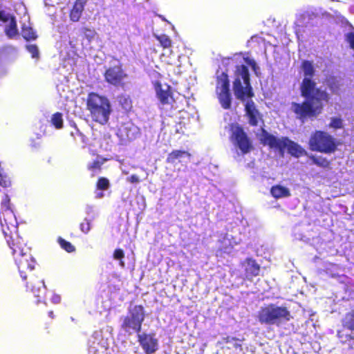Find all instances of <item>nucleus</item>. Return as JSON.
Instances as JSON below:
<instances>
[{"mask_svg": "<svg viewBox=\"0 0 354 354\" xmlns=\"http://www.w3.org/2000/svg\"><path fill=\"white\" fill-rule=\"evenodd\" d=\"M301 68L304 77L300 84L299 91L304 100L301 102H292L291 110L297 119L304 122L309 119L316 118L321 114L330 97L327 91L317 87V83L313 80L315 73L313 62L304 60Z\"/></svg>", "mask_w": 354, "mask_h": 354, "instance_id": "1", "label": "nucleus"}, {"mask_svg": "<svg viewBox=\"0 0 354 354\" xmlns=\"http://www.w3.org/2000/svg\"><path fill=\"white\" fill-rule=\"evenodd\" d=\"M4 237L12 250L21 279L26 281L29 278L26 283V290L32 292L36 297L41 298V293L46 289V286L43 279L32 273L37 263L31 254L30 248L26 246L24 240L17 232Z\"/></svg>", "mask_w": 354, "mask_h": 354, "instance_id": "2", "label": "nucleus"}, {"mask_svg": "<svg viewBox=\"0 0 354 354\" xmlns=\"http://www.w3.org/2000/svg\"><path fill=\"white\" fill-rule=\"evenodd\" d=\"M235 79L233 82V91L236 99L245 102V117L251 127H257L263 124V115L257 108L255 103L252 100L254 96L252 86L250 83L249 70L245 65L241 64L236 66L234 72Z\"/></svg>", "mask_w": 354, "mask_h": 354, "instance_id": "3", "label": "nucleus"}, {"mask_svg": "<svg viewBox=\"0 0 354 354\" xmlns=\"http://www.w3.org/2000/svg\"><path fill=\"white\" fill-rule=\"evenodd\" d=\"M259 140L263 145L278 150L281 155L283 154L286 148L291 156L296 158L306 154V150L297 142L290 140L288 137L277 138L269 133L264 128H261V136Z\"/></svg>", "mask_w": 354, "mask_h": 354, "instance_id": "4", "label": "nucleus"}, {"mask_svg": "<svg viewBox=\"0 0 354 354\" xmlns=\"http://www.w3.org/2000/svg\"><path fill=\"white\" fill-rule=\"evenodd\" d=\"M86 104L93 121L101 124L108 122L111 106L106 97L91 92L88 95Z\"/></svg>", "mask_w": 354, "mask_h": 354, "instance_id": "5", "label": "nucleus"}, {"mask_svg": "<svg viewBox=\"0 0 354 354\" xmlns=\"http://www.w3.org/2000/svg\"><path fill=\"white\" fill-rule=\"evenodd\" d=\"M292 319L287 307L269 304L262 306L257 313V319L261 324L279 326Z\"/></svg>", "mask_w": 354, "mask_h": 354, "instance_id": "6", "label": "nucleus"}, {"mask_svg": "<svg viewBox=\"0 0 354 354\" xmlns=\"http://www.w3.org/2000/svg\"><path fill=\"white\" fill-rule=\"evenodd\" d=\"M337 147L336 139L328 132L322 130L314 131L308 140V147L312 151L330 154L337 151Z\"/></svg>", "mask_w": 354, "mask_h": 354, "instance_id": "7", "label": "nucleus"}, {"mask_svg": "<svg viewBox=\"0 0 354 354\" xmlns=\"http://www.w3.org/2000/svg\"><path fill=\"white\" fill-rule=\"evenodd\" d=\"M145 319L144 307L142 305H136L133 308H129L127 315L122 318L120 328L129 335L133 333L138 335L142 330Z\"/></svg>", "mask_w": 354, "mask_h": 354, "instance_id": "8", "label": "nucleus"}, {"mask_svg": "<svg viewBox=\"0 0 354 354\" xmlns=\"http://www.w3.org/2000/svg\"><path fill=\"white\" fill-rule=\"evenodd\" d=\"M0 225L4 236L17 232L18 223L7 194H4L0 203Z\"/></svg>", "mask_w": 354, "mask_h": 354, "instance_id": "9", "label": "nucleus"}, {"mask_svg": "<svg viewBox=\"0 0 354 354\" xmlns=\"http://www.w3.org/2000/svg\"><path fill=\"white\" fill-rule=\"evenodd\" d=\"M229 129L230 140L243 154H247L254 149L251 138L241 125L236 122L231 123Z\"/></svg>", "mask_w": 354, "mask_h": 354, "instance_id": "10", "label": "nucleus"}, {"mask_svg": "<svg viewBox=\"0 0 354 354\" xmlns=\"http://www.w3.org/2000/svg\"><path fill=\"white\" fill-rule=\"evenodd\" d=\"M216 93L221 106L224 109H230L232 105V95L230 89L229 76L222 72L216 77Z\"/></svg>", "mask_w": 354, "mask_h": 354, "instance_id": "11", "label": "nucleus"}, {"mask_svg": "<svg viewBox=\"0 0 354 354\" xmlns=\"http://www.w3.org/2000/svg\"><path fill=\"white\" fill-rule=\"evenodd\" d=\"M105 82L109 85L115 87L124 88L126 86L125 80L128 74L123 68L122 63L107 68L104 74Z\"/></svg>", "mask_w": 354, "mask_h": 354, "instance_id": "12", "label": "nucleus"}, {"mask_svg": "<svg viewBox=\"0 0 354 354\" xmlns=\"http://www.w3.org/2000/svg\"><path fill=\"white\" fill-rule=\"evenodd\" d=\"M137 341L145 354H153L158 349V339L154 333H139Z\"/></svg>", "mask_w": 354, "mask_h": 354, "instance_id": "13", "label": "nucleus"}, {"mask_svg": "<svg viewBox=\"0 0 354 354\" xmlns=\"http://www.w3.org/2000/svg\"><path fill=\"white\" fill-rule=\"evenodd\" d=\"M154 88L156 91V96L162 105L172 104L175 100L173 96L171 87L169 85L166 86V88H162V84L156 81L154 83Z\"/></svg>", "mask_w": 354, "mask_h": 354, "instance_id": "14", "label": "nucleus"}, {"mask_svg": "<svg viewBox=\"0 0 354 354\" xmlns=\"http://www.w3.org/2000/svg\"><path fill=\"white\" fill-rule=\"evenodd\" d=\"M191 153L185 150H173L170 152L166 158V162L173 165H176L178 163H182L183 160L187 158L190 160Z\"/></svg>", "mask_w": 354, "mask_h": 354, "instance_id": "15", "label": "nucleus"}, {"mask_svg": "<svg viewBox=\"0 0 354 354\" xmlns=\"http://www.w3.org/2000/svg\"><path fill=\"white\" fill-rule=\"evenodd\" d=\"M137 127L132 123H123L118 129L120 136L127 140H133L138 133Z\"/></svg>", "mask_w": 354, "mask_h": 354, "instance_id": "16", "label": "nucleus"}, {"mask_svg": "<svg viewBox=\"0 0 354 354\" xmlns=\"http://www.w3.org/2000/svg\"><path fill=\"white\" fill-rule=\"evenodd\" d=\"M85 3L84 0H76L75 1L69 13L71 21L73 22H77L80 20L84 10Z\"/></svg>", "mask_w": 354, "mask_h": 354, "instance_id": "17", "label": "nucleus"}, {"mask_svg": "<svg viewBox=\"0 0 354 354\" xmlns=\"http://www.w3.org/2000/svg\"><path fill=\"white\" fill-rule=\"evenodd\" d=\"M247 268H245V274L247 277H254L259 274L260 266L257 263L254 259H247Z\"/></svg>", "mask_w": 354, "mask_h": 354, "instance_id": "18", "label": "nucleus"}, {"mask_svg": "<svg viewBox=\"0 0 354 354\" xmlns=\"http://www.w3.org/2000/svg\"><path fill=\"white\" fill-rule=\"evenodd\" d=\"M270 194L276 199L288 197L290 196L289 189L281 185L272 186L270 189Z\"/></svg>", "mask_w": 354, "mask_h": 354, "instance_id": "19", "label": "nucleus"}, {"mask_svg": "<svg viewBox=\"0 0 354 354\" xmlns=\"http://www.w3.org/2000/svg\"><path fill=\"white\" fill-rule=\"evenodd\" d=\"M309 158L311 160L312 162L317 167L327 169H331V161L326 157L322 156L310 155Z\"/></svg>", "mask_w": 354, "mask_h": 354, "instance_id": "20", "label": "nucleus"}, {"mask_svg": "<svg viewBox=\"0 0 354 354\" xmlns=\"http://www.w3.org/2000/svg\"><path fill=\"white\" fill-rule=\"evenodd\" d=\"M80 34L83 39H86L88 43L91 42L97 33L94 28L82 27L80 30Z\"/></svg>", "mask_w": 354, "mask_h": 354, "instance_id": "21", "label": "nucleus"}, {"mask_svg": "<svg viewBox=\"0 0 354 354\" xmlns=\"http://www.w3.org/2000/svg\"><path fill=\"white\" fill-rule=\"evenodd\" d=\"M4 31L6 36L10 39H12L18 35V30L15 17L12 18L11 21H9V24L6 26V27L5 28Z\"/></svg>", "mask_w": 354, "mask_h": 354, "instance_id": "22", "label": "nucleus"}, {"mask_svg": "<svg viewBox=\"0 0 354 354\" xmlns=\"http://www.w3.org/2000/svg\"><path fill=\"white\" fill-rule=\"evenodd\" d=\"M21 35L26 41L35 40L37 38L36 32L32 28L24 25L21 28Z\"/></svg>", "mask_w": 354, "mask_h": 354, "instance_id": "23", "label": "nucleus"}, {"mask_svg": "<svg viewBox=\"0 0 354 354\" xmlns=\"http://www.w3.org/2000/svg\"><path fill=\"white\" fill-rule=\"evenodd\" d=\"M342 326L344 328L354 330V310L348 312L345 315V317L342 321Z\"/></svg>", "mask_w": 354, "mask_h": 354, "instance_id": "24", "label": "nucleus"}, {"mask_svg": "<svg viewBox=\"0 0 354 354\" xmlns=\"http://www.w3.org/2000/svg\"><path fill=\"white\" fill-rule=\"evenodd\" d=\"M155 38L160 42V46L164 48H169L172 46V40L171 38L165 35H155Z\"/></svg>", "mask_w": 354, "mask_h": 354, "instance_id": "25", "label": "nucleus"}, {"mask_svg": "<svg viewBox=\"0 0 354 354\" xmlns=\"http://www.w3.org/2000/svg\"><path fill=\"white\" fill-rule=\"evenodd\" d=\"M118 102L125 111H129L132 108V101L128 95H121L118 96Z\"/></svg>", "mask_w": 354, "mask_h": 354, "instance_id": "26", "label": "nucleus"}, {"mask_svg": "<svg viewBox=\"0 0 354 354\" xmlns=\"http://www.w3.org/2000/svg\"><path fill=\"white\" fill-rule=\"evenodd\" d=\"M57 242L60 247L67 252L71 253L75 251V247L71 242L66 241L63 238L58 237Z\"/></svg>", "mask_w": 354, "mask_h": 354, "instance_id": "27", "label": "nucleus"}, {"mask_svg": "<svg viewBox=\"0 0 354 354\" xmlns=\"http://www.w3.org/2000/svg\"><path fill=\"white\" fill-rule=\"evenodd\" d=\"M51 123L56 129H62L63 127L62 114L59 112H56L55 113L53 114L51 118Z\"/></svg>", "mask_w": 354, "mask_h": 354, "instance_id": "28", "label": "nucleus"}, {"mask_svg": "<svg viewBox=\"0 0 354 354\" xmlns=\"http://www.w3.org/2000/svg\"><path fill=\"white\" fill-rule=\"evenodd\" d=\"M328 127L335 130L342 129L344 127L342 119L338 117H332Z\"/></svg>", "mask_w": 354, "mask_h": 354, "instance_id": "29", "label": "nucleus"}, {"mask_svg": "<svg viewBox=\"0 0 354 354\" xmlns=\"http://www.w3.org/2000/svg\"><path fill=\"white\" fill-rule=\"evenodd\" d=\"M110 187V183L108 178L100 177L96 183V188L99 190H106Z\"/></svg>", "mask_w": 354, "mask_h": 354, "instance_id": "30", "label": "nucleus"}, {"mask_svg": "<svg viewBox=\"0 0 354 354\" xmlns=\"http://www.w3.org/2000/svg\"><path fill=\"white\" fill-rule=\"evenodd\" d=\"M106 160V159L105 158L95 160L93 162L87 165V169L92 171H95L96 170L100 171L102 169V165Z\"/></svg>", "mask_w": 354, "mask_h": 354, "instance_id": "31", "label": "nucleus"}, {"mask_svg": "<svg viewBox=\"0 0 354 354\" xmlns=\"http://www.w3.org/2000/svg\"><path fill=\"white\" fill-rule=\"evenodd\" d=\"M27 50L31 54L32 58L38 59L39 57V49L35 44H29L26 46Z\"/></svg>", "mask_w": 354, "mask_h": 354, "instance_id": "32", "label": "nucleus"}, {"mask_svg": "<svg viewBox=\"0 0 354 354\" xmlns=\"http://www.w3.org/2000/svg\"><path fill=\"white\" fill-rule=\"evenodd\" d=\"M91 227V221L88 218H84V221L80 224V230L84 234L88 233Z\"/></svg>", "mask_w": 354, "mask_h": 354, "instance_id": "33", "label": "nucleus"}, {"mask_svg": "<svg viewBox=\"0 0 354 354\" xmlns=\"http://www.w3.org/2000/svg\"><path fill=\"white\" fill-rule=\"evenodd\" d=\"M11 185V182L10 178L2 172L1 169L0 168V185L4 188L10 187Z\"/></svg>", "mask_w": 354, "mask_h": 354, "instance_id": "34", "label": "nucleus"}, {"mask_svg": "<svg viewBox=\"0 0 354 354\" xmlns=\"http://www.w3.org/2000/svg\"><path fill=\"white\" fill-rule=\"evenodd\" d=\"M337 336L339 339H342V342L343 344H345L348 341H354L353 335H352L351 334L344 335V333L340 330L337 331Z\"/></svg>", "mask_w": 354, "mask_h": 354, "instance_id": "35", "label": "nucleus"}, {"mask_svg": "<svg viewBox=\"0 0 354 354\" xmlns=\"http://www.w3.org/2000/svg\"><path fill=\"white\" fill-rule=\"evenodd\" d=\"M12 18H15V17L9 13H6L4 10H0V21L2 22L10 21Z\"/></svg>", "mask_w": 354, "mask_h": 354, "instance_id": "36", "label": "nucleus"}, {"mask_svg": "<svg viewBox=\"0 0 354 354\" xmlns=\"http://www.w3.org/2000/svg\"><path fill=\"white\" fill-rule=\"evenodd\" d=\"M243 59H244L245 62L248 65L251 66V68L253 70V71L254 73H257V71L258 69V66H257V64L256 62L254 59H250L248 57H244Z\"/></svg>", "mask_w": 354, "mask_h": 354, "instance_id": "37", "label": "nucleus"}, {"mask_svg": "<svg viewBox=\"0 0 354 354\" xmlns=\"http://www.w3.org/2000/svg\"><path fill=\"white\" fill-rule=\"evenodd\" d=\"M113 257L115 259H122L124 257V252L122 249H116L113 252Z\"/></svg>", "mask_w": 354, "mask_h": 354, "instance_id": "38", "label": "nucleus"}, {"mask_svg": "<svg viewBox=\"0 0 354 354\" xmlns=\"http://www.w3.org/2000/svg\"><path fill=\"white\" fill-rule=\"evenodd\" d=\"M75 133L80 138L82 142L87 144L88 138L82 133L80 132V131L77 129Z\"/></svg>", "mask_w": 354, "mask_h": 354, "instance_id": "39", "label": "nucleus"}, {"mask_svg": "<svg viewBox=\"0 0 354 354\" xmlns=\"http://www.w3.org/2000/svg\"><path fill=\"white\" fill-rule=\"evenodd\" d=\"M128 181L131 183H138L140 182V178L136 174L131 175L128 178Z\"/></svg>", "mask_w": 354, "mask_h": 354, "instance_id": "40", "label": "nucleus"}, {"mask_svg": "<svg viewBox=\"0 0 354 354\" xmlns=\"http://www.w3.org/2000/svg\"><path fill=\"white\" fill-rule=\"evenodd\" d=\"M51 301L54 304H59L61 301V297L59 295L54 294L51 297Z\"/></svg>", "mask_w": 354, "mask_h": 354, "instance_id": "41", "label": "nucleus"}, {"mask_svg": "<svg viewBox=\"0 0 354 354\" xmlns=\"http://www.w3.org/2000/svg\"><path fill=\"white\" fill-rule=\"evenodd\" d=\"M223 340H224V342L225 343H229V342H231L232 341H238L239 339L236 337H234L227 336L226 337H224Z\"/></svg>", "mask_w": 354, "mask_h": 354, "instance_id": "42", "label": "nucleus"}, {"mask_svg": "<svg viewBox=\"0 0 354 354\" xmlns=\"http://www.w3.org/2000/svg\"><path fill=\"white\" fill-rule=\"evenodd\" d=\"M37 146H39L38 143H36L33 139L31 140V147L36 148Z\"/></svg>", "mask_w": 354, "mask_h": 354, "instance_id": "43", "label": "nucleus"}, {"mask_svg": "<svg viewBox=\"0 0 354 354\" xmlns=\"http://www.w3.org/2000/svg\"><path fill=\"white\" fill-rule=\"evenodd\" d=\"M48 315L50 318L53 319L55 317L54 313L52 310L48 312Z\"/></svg>", "mask_w": 354, "mask_h": 354, "instance_id": "44", "label": "nucleus"}, {"mask_svg": "<svg viewBox=\"0 0 354 354\" xmlns=\"http://www.w3.org/2000/svg\"><path fill=\"white\" fill-rule=\"evenodd\" d=\"M234 348H239V349H241V344L236 343V344H234Z\"/></svg>", "mask_w": 354, "mask_h": 354, "instance_id": "45", "label": "nucleus"}, {"mask_svg": "<svg viewBox=\"0 0 354 354\" xmlns=\"http://www.w3.org/2000/svg\"><path fill=\"white\" fill-rule=\"evenodd\" d=\"M102 196H103L102 194H100V195H99L100 197H102Z\"/></svg>", "mask_w": 354, "mask_h": 354, "instance_id": "46", "label": "nucleus"}, {"mask_svg": "<svg viewBox=\"0 0 354 354\" xmlns=\"http://www.w3.org/2000/svg\"><path fill=\"white\" fill-rule=\"evenodd\" d=\"M121 265L124 266V263L122 261H121Z\"/></svg>", "mask_w": 354, "mask_h": 354, "instance_id": "47", "label": "nucleus"}]
</instances>
